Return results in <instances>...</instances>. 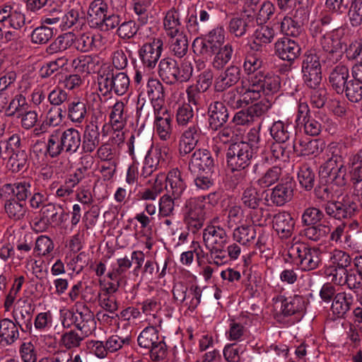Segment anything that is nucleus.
<instances>
[{"instance_id":"nucleus-1","label":"nucleus","mask_w":362,"mask_h":362,"mask_svg":"<svg viewBox=\"0 0 362 362\" xmlns=\"http://www.w3.org/2000/svg\"><path fill=\"white\" fill-rule=\"evenodd\" d=\"M255 153L252 147L245 141L235 142L229 146L226 153L227 164L232 171H238L234 176L240 181L244 180L246 175L240 170L250 165Z\"/></svg>"},{"instance_id":"nucleus-2","label":"nucleus","mask_w":362,"mask_h":362,"mask_svg":"<svg viewBox=\"0 0 362 362\" xmlns=\"http://www.w3.org/2000/svg\"><path fill=\"white\" fill-rule=\"evenodd\" d=\"M98 90L103 96H109L112 92L123 95L129 87V79L124 72L114 73L113 69H106L98 76Z\"/></svg>"},{"instance_id":"nucleus-3","label":"nucleus","mask_w":362,"mask_h":362,"mask_svg":"<svg viewBox=\"0 0 362 362\" xmlns=\"http://www.w3.org/2000/svg\"><path fill=\"white\" fill-rule=\"evenodd\" d=\"M138 345L148 350L153 361L165 359L168 355L167 346L163 339H160L159 332L154 326L144 329L137 338Z\"/></svg>"},{"instance_id":"nucleus-4","label":"nucleus","mask_w":362,"mask_h":362,"mask_svg":"<svg viewBox=\"0 0 362 362\" xmlns=\"http://www.w3.org/2000/svg\"><path fill=\"white\" fill-rule=\"evenodd\" d=\"M288 254L303 271L315 269L321 263L320 249L310 247L303 243L293 244L289 247Z\"/></svg>"},{"instance_id":"nucleus-5","label":"nucleus","mask_w":362,"mask_h":362,"mask_svg":"<svg viewBox=\"0 0 362 362\" xmlns=\"http://www.w3.org/2000/svg\"><path fill=\"white\" fill-rule=\"evenodd\" d=\"M294 187L295 182L291 177H282L272 189L263 192L264 204L267 206H284L292 199Z\"/></svg>"},{"instance_id":"nucleus-6","label":"nucleus","mask_w":362,"mask_h":362,"mask_svg":"<svg viewBox=\"0 0 362 362\" xmlns=\"http://www.w3.org/2000/svg\"><path fill=\"white\" fill-rule=\"evenodd\" d=\"M322 65L319 57L312 52L304 55L302 62L303 79L308 88H318L322 81Z\"/></svg>"},{"instance_id":"nucleus-7","label":"nucleus","mask_w":362,"mask_h":362,"mask_svg":"<svg viewBox=\"0 0 362 362\" xmlns=\"http://www.w3.org/2000/svg\"><path fill=\"white\" fill-rule=\"evenodd\" d=\"M163 50V40L161 37H152L139 49V59L144 68L148 70L156 67Z\"/></svg>"},{"instance_id":"nucleus-8","label":"nucleus","mask_w":362,"mask_h":362,"mask_svg":"<svg viewBox=\"0 0 362 362\" xmlns=\"http://www.w3.org/2000/svg\"><path fill=\"white\" fill-rule=\"evenodd\" d=\"M186 213L184 218L185 223L188 230L196 233L204 226L205 221L204 205L196 199H190L187 201Z\"/></svg>"},{"instance_id":"nucleus-9","label":"nucleus","mask_w":362,"mask_h":362,"mask_svg":"<svg viewBox=\"0 0 362 362\" xmlns=\"http://www.w3.org/2000/svg\"><path fill=\"white\" fill-rule=\"evenodd\" d=\"M322 208L328 216L340 221L352 218L358 211L357 204L354 201L344 198L341 201L325 203Z\"/></svg>"},{"instance_id":"nucleus-10","label":"nucleus","mask_w":362,"mask_h":362,"mask_svg":"<svg viewBox=\"0 0 362 362\" xmlns=\"http://www.w3.org/2000/svg\"><path fill=\"white\" fill-rule=\"evenodd\" d=\"M40 218L35 222V226L37 228L38 225L44 223L54 224L55 226L62 225L68 216L63 207L59 204L52 202L44 204L40 211Z\"/></svg>"},{"instance_id":"nucleus-11","label":"nucleus","mask_w":362,"mask_h":362,"mask_svg":"<svg viewBox=\"0 0 362 362\" xmlns=\"http://www.w3.org/2000/svg\"><path fill=\"white\" fill-rule=\"evenodd\" d=\"M300 51L298 43L287 37L279 38L274 44L275 54L281 59L291 63L300 56Z\"/></svg>"},{"instance_id":"nucleus-12","label":"nucleus","mask_w":362,"mask_h":362,"mask_svg":"<svg viewBox=\"0 0 362 362\" xmlns=\"http://www.w3.org/2000/svg\"><path fill=\"white\" fill-rule=\"evenodd\" d=\"M209 128L217 131L224 126L229 118V112L226 105L221 101L211 103L208 107Z\"/></svg>"},{"instance_id":"nucleus-13","label":"nucleus","mask_w":362,"mask_h":362,"mask_svg":"<svg viewBox=\"0 0 362 362\" xmlns=\"http://www.w3.org/2000/svg\"><path fill=\"white\" fill-rule=\"evenodd\" d=\"M248 82L256 84L264 90L265 95L276 93L280 87V78L272 73L259 71L248 77Z\"/></svg>"},{"instance_id":"nucleus-14","label":"nucleus","mask_w":362,"mask_h":362,"mask_svg":"<svg viewBox=\"0 0 362 362\" xmlns=\"http://www.w3.org/2000/svg\"><path fill=\"white\" fill-rule=\"evenodd\" d=\"M215 161L211 152L206 149H197L191 156L189 170L192 173L214 171Z\"/></svg>"},{"instance_id":"nucleus-15","label":"nucleus","mask_w":362,"mask_h":362,"mask_svg":"<svg viewBox=\"0 0 362 362\" xmlns=\"http://www.w3.org/2000/svg\"><path fill=\"white\" fill-rule=\"evenodd\" d=\"M240 69L238 66L230 65L221 72L214 81V91L223 93L235 86L240 79Z\"/></svg>"},{"instance_id":"nucleus-16","label":"nucleus","mask_w":362,"mask_h":362,"mask_svg":"<svg viewBox=\"0 0 362 362\" xmlns=\"http://www.w3.org/2000/svg\"><path fill=\"white\" fill-rule=\"evenodd\" d=\"M270 134L278 143L295 144L296 141V130L294 127L282 121L274 122L270 127Z\"/></svg>"},{"instance_id":"nucleus-17","label":"nucleus","mask_w":362,"mask_h":362,"mask_svg":"<svg viewBox=\"0 0 362 362\" xmlns=\"http://www.w3.org/2000/svg\"><path fill=\"white\" fill-rule=\"evenodd\" d=\"M349 69L341 63L332 68L329 74V83L332 88L338 94L344 93L345 86L350 81Z\"/></svg>"},{"instance_id":"nucleus-18","label":"nucleus","mask_w":362,"mask_h":362,"mask_svg":"<svg viewBox=\"0 0 362 362\" xmlns=\"http://www.w3.org/2000/svg\"><path fill=\"white\" fill-rule=\"evenodd\" d=\"M100 144V132L98 119H91L85 127L81 139V147L84 153H92Z\"/></svg>"},{"instance_id":"nucleus-19","label":"nucleus","mask_w":362,"mask_h":362,"mask_svg":"<svg viewBox=\"0 0 362 362\" xmlns=\"http://www.w3.org/2000/svg\"><path fill=\"white\" fill-rule=\"evenodd\" d=\"M305 16L304 9L298 8L291 16H285L281 22V31L286 36L297 37L303 33V21L298 18V16Z\"/></svg>"},{"instance_id":"nucleus-20","label":"nucleus","mask_w":362,"mask_h":362,"mask_svg":"<svg viewBox=\"0 0 362 362\" xmlns=\"http://www.w3.org/2000/svg\"><path fill=\"white\" fill-rule=\"evenodd\" d=\"M201 136L202 132L197 125H192L187 128L182 132L180 140L179 152L180 156H186L192 151Z\"/></svg>"},{"instance_id":"nucleus-21","label":"nucleus","mask_w":362,"mask_h":362,"mask_svg":"<svg viewBox=\"0 0 362 362\" xmlns=\"http://www.w3.org/2000/svg\"><path fill=\"white\" fill-rule=\"evenodd\" d=\"M254 27L255 16L243 13L240 17H234L229 21L228 30L235 37H241Z\"/></svg>"},{"instance_id":"nucleus-22","label":"nucleus","mask_w":362,"mask_h":362,"mask_svg":"<svg viewBox=\"0 0 362 362\" xmlns=\"http://www.w3.org/2000/svg\"><path fill=\"white\" fill-rule=\"evenodd\" d=\"M273 228L281 238H290L295 226V221L291 214L286 211L279 212L273 216Z\"/></svg>"},{"instance_id":"nucleus-23","label":"nucleus","mask_w":362,"mask_h":362,"mask_svg":"<svg viewBox=\"0 0 362 362\" xmlns=\"http://www.w3.org/2000/svg\"><path fill=\"white\" fill-rule=\"evenodd\" d=\"M227 238L226 232L222 227L209 225L204 229L203 240L209 249L211 247H225Z\"/></svg>"},{"instance_id":"nucleus-24","label":"nucleus","mask_w":362,"mask_h":362,"mask_svg":"<svg viewBox=\"0 0 362 362\" xmlns=\"http://www.w3.org/2000/svg\"><path fill=\"white\" fill-rule=\"evenodd\" d=\"M30 184L25 181L14 184H5L0 190L1 198L15 197L16 200L25 203L30 194Z\"/></svg>"},{"instance_id":"nucleus-25","label":"nucleus","mask_w":362,"mask_h":362,"mask_svg":"<svg viewBox=\"0 0 362 362\" xmlns=\"http://www.w3.org/2000/svg\"><path fill=\"white\" fill-rule=\"evenodd\" d=\"M167 194L172 195L174 199H180L186 189V185L182 177V173L177 168L171 170L166 176L165 185Z\"/></svg>"},{"instance_id":"nucleus-26","label":"nucleus","mask_w":362,"mask_h":362,"mask_svg":"<svg viewBox=\"0 0 362 362\" xmlns=\"http://www.w3.org/2000/svg\"><path fill=\"white\" fill-rule=\"evenodd\" d=\"M154 113L156 133L161 140L166 141L170 139L173 131L171 115L166 108L154 111Z\"/></svg>"},{"instance_id":"nucleus-27","label":"nucleus","mask_w":362,"mask_h":362,"mask_svg":"<svg viewBox=\"0 0 362 362\" xmlns=\"http://www.w3.org/2000/svg\"><path fill=\"white\" fill-rule=\"evenodd\" d=\"M146 93L151 101L154 111L164 108L165 91L163 85L159 80L148 79L146 84Z\"/></svg>"},{"instance_id":"nucleus-28","label":"nucleus","mask_w":362,"mask_h":362,"mask_svg":"<svg viewBox=\"0 0 362 362\" xmlns=\"http://www.w3.org/2000/svg\"><path fill=\"white\" fill-rule=\"evenodd\" d=\"M281 312L285 317L303 315L306 308L305 299L299 295L288 298H281Z\"/></svg>"},{"instance_id":"nucleus-29","label":"nucleus","mask_w":362,"mask_h":362,"mask_svg":"<svg viewBox=\"0 0 362 362\" xmlns=\"http://www.w3.org/2000/svg\"><path fill=\"white\" fill-rule=\"evenodd\" d=\"M179 65L170 57L162 59L158 64V75L168 84H175L179 81Z\"/></svg>"},{"instance_id":"nucleus-30","label":"nucleus","mask_w":362,"mask_h":362,"mask_svg":"<svg viewBox=\"0 0 362 362\" xmlns=\"http://www.w3.org/2000/svg\"><path fill=\"white\" fill-rule=\"evenodd\" d=\"M108 5L104 0H93L88 10V23L90 28H98L108 13Z\"/></svg>"},{"instance_id":"nucleus-31","label":"nucleus","mask_w":362,"mask_h":362,"mask_svg":"<svg viewBox=\"0 0 362 362\" xmlns=\"http://www.w3.org/2000/svg\"><path fill=\"white\" fill-rule=\"evenodd\" d=\"M163 28L169 37H175L183 33L184 27L181 22V16L179 10L171 8L168 10L163 18Z\"/></svg>"},{"instance_id":"nucleus-32","label":"nucleus","mask_w":362,"mask_h":362,"mask_svg":"<svg viewBox=\"0 0 362 362\" xmlns=\"http://www.w3.org/2000/svg\"><path fill=\"white\" fill-rule=\"evenodd\" d=\"M67 117L73 123L81 124L88 114L87 103L84 100L75 98L67 103Z\"/></svg>"},{"instance_id":"nucleus-33","label":"nucleus","mask_w":362,"mask_h":362,"mask_svg":"<svg viewBox=\"0 0 362 362\" xmlns=\"http://www.w3.org/2000/svg\"><path fill=\"white\" fill-rule=\"evenodd\" d=\"M64 148V152L69 154H73L77 152L81 146V136L80 132L75 128H69L65 129L59 134Z\"/></svg>"},{"instance_id":"nucleus-34","label":"nucleus","mask_w":362,"mask_h":362,"mask_svg":"<svg viewBox=\"0 0 362 362\" xmlns=\"http://www.w3.org/2000/svg\"><path fill=\"white\" fill-rule=\"evenodd\" d=\"M330 259L335 267V269L333 270L334 273H333L332 275L336 281L338 272H340V280L342 279L343 276H346V274H349L347 267L351 265L353 261L348 253L340 250H334L332 252Z\"/></svg>"},{"instance_id":"nucleus-35","label":"nucleus","mask_w":362,"mask_h":362,"mask_svg":"<svg viewBox=\"0 0 362 362\" xmlns=\"http://www.w3.org/2000/svg\"><path fill=\"white\" fill-rule=\"evenodd\" d=\"M325 146V142L320 139H300L298 145L295 141L294 153L301 156L317 155L323 151Z\"/></svg>"},{"instance_id":"nucleus-36","label":"nucleus","mask_w":362,"mask_h":362,"mask_svg":"<svg viewBox=\"0 0 362 362\" xmlns=\"http://www.w3.org/2000/svg\"><path fill=\"white\" fill-rule=\"evenodd\" d=\"M354 269L344 278V283L351 290L362 289V255L356 256L353 259Z\"/></svg>"},{"instance_id":"nucleus-37","label":"nucleus","mask_w":362,"mask_h":362,"mask_svg":"<svg viewBox=\"0 0 362 362\" xmlns=\"http://www.w3.org/2000/svg\"><path fill=\"white\" fill-rule=\"evenodd\" d=\"M19 338L17 325L12 320L5 318L0 320V339L6 345L13 344Z\"/></svg>"},{"instance_id":"nucleus-38","label":"nucleus","mask_w":362,"mask_h":362,"mask_svg":"<svg viewBox=\"0 0 362 362\" xmlns=\"http://www.w3.org/2000/svg\"><path fill=\"white\" fill-rule=\"evenodd\" d=\"M320 42L322 47L321 51L344 52L346 47V44L336 31L323 35Z\"/></svg>"},{"instance_id":"nucleus-39","label":"nucleus","mask_w":362,"mask_h":362,"mask_svg":"<svg viewBox=\"0 0 362 362\" xmlns=\"http://www.w3.org/2000/svg\"><path fill=\"white\" fill-rule=\"evenodd\" d=\"M354 299L351 294L345 292L338 293L334 298L331 306L334 314L344 317L351 309Z\"/></svg>"},{"instance_id":"nucleus-40","label":"nucleus","mask_w":362,"mask_h":362,"mask_svg":"<svg viewBox=\"0 0 362 362\" xmlns=\"http://www.w3.org/2000/svg\"><path fill=\"white\" fill-rule=\"evenodd\" d=\"M1 199L5 201V211L10 218L18 221L24 218L27 211L25 203L16 200L15 197Z\"/></svg>"},{"instance_id":"nucleus-41","label":"nucleus","mask_w":362,"mask_h":362,"mask_svg":"<svg viewBox=\"0 0 362 362\" xmlns=\"http://www.w3.org/2000/svg\"><path fill=\"white\" fill-rule=\"evenodd\" d=\"M127 144L129 153L133 159L135 158V151L140 156H146L148 153H154L151 151L152 147L151 141H144L139 136L136 139L134 135H132Z\"/></svg>"},{"instance_id":"nucleus-42","label":"nucleus","mask_w":362,"mask_h":362,"mask_svg":"<svg viewBox=\"0 0 362 362\" xmlns=\"http://www.w3.org/2000/svg\"><path fill=\"white\" fill-rule=\"evenodd\" d=\"M141 310L146 315L152 317V324L154 325H160L162 322L161 318L158 315L160 311L162 305L160 299L158 298H148L141 303Z\"/></svg>"},{"instance_id":"nucleus-43","label":"nucleus","mask_w":362,"mask_h":362,"mask_svg":"<svg viewBox=\"0 0 362 362\" xmlns=\"http://www.w3.org/2000/svg\"><path fill=\"white\" fill-rule=\"evenodd\" d=\"M329 152L331 153V157L320 168V173L322 175L331 173L334 169L344 166V158L336 146H330Z\"/></svg>"},{"instance_id":"nucleus-44","label":"nucleus","mask_w":362,"mask_h":362,"mask_svg":"<svg viewBox=\"0 0 362 362\" xmlns=\"http://www.w3.org/2000/svg\"><path fill=\"white\" fill-rule=\"evenodd\" d=\"M7 165L13 173L24 171L28 168V154L24 149L6 155Z\"/></svg>"},{"instance_id":"nucleus-45","label":"nucleus","mask_w":362,"mask_h":362,"mask_svg":"<svg viewBox=\"0 0 362 362\" xmlns=\"http://www.w3.org/2000/svg\"><path fill=\"white\" fill-rule=\"evenodd\" d=\"M243 89L244 86L242 88L236 87L227 91H223L221 96V102L233 110L243 107L244 102L241 96Z\"/></svg>"},{"instance_id":"nucleus-46","label":"nucleus","mask_w":362,"mask_h":362,"mask_svg":"<svg viewBox=\"0 0 362 362\" xmlns=\"http://www.w3.org/2000/svg\"><path fill=\"white\" fill-rule=\"evenodd\" d=\"M83 13L78 9H70L62 12L59 28L66 30L75 25H81L83 23Z\"/></svg>"},{"instance_id":"nucleus-47","label":"nucleus","mask_w":362,"mask_h":362,"mask_svg":"<svg viewBox=\"0 0 362 362\" xmlns=\"http://www.w3.org/2000/svg\"><path fill=\"white\" fill-rule=\"evenodd\" d=\"M233 54V48L231 44L227 43L221 46L214 54L212 66L216 70H221L231 60Z\"/></svg>"},{"instance_id":"nucleus-48","label":"nucleus","mask_w":362,"mask_h":362,"mask_svg":"<svg viewBox=\"0 0 362 362\" xmlns=\"http://www.w3.org/2000/svg\"><path fill=\"white\" fill-rule=\"evenodd\" d=\"M257 235L255 226L243 225L236 228L233 233V240L243 245L252 243Z\"/></svg>"},{"instance_id":"nucleus-49","label":"nucleus","mask_w":362,"mask_h":362,"mask_svg":"<svg viewBox=\"0 0 362 362\" xmlns=\"http://www.w3.org/2000/svg\"><path fill=\"white\" fill-rule=\"evenodd\" d=\"M304 132L306 134L315 136H318L323 128L324 121L320 112H313L310 117L303 122Z\"/></svg>"},{"instance_id":"nucleus-50","label":"nucleus","mask_w":362,"mask_h":362,"mask_svg":"<svg viewBox=\"0 0 362 362\" xmlns=\"http://www.w3.org/2000/svg\"><path fill=\"white\" fill-rule=\"evenodd\" d=\"M170 49L171 53L177 58L184 57L188 52V40L184 33L170 37Z\"/></svg>"},{"instance_id":"nucleus-51","label":"nucleus","mask_w":362,"mask_h":362,"mask_svg":"<svg viewBox=\"0 0 362 362\" xmlns=\"http://www.w3.org/2000/svg\"><path fill=\"white\" fill-rule=\"evenodd\" d=\"M86 337L80 332H78L74 329H70L62 334L60 344L66 349L78 348Z\"/></svg>"},{"instance_id":"nucleus-52","label":"nucleus","mask_w":362,"mask_h":362,"mask_svg":"<svg viewBox=\"0 0 362 362\" xmlns=\"http://www.w3.org/2000/svg\"><path fill=\"white\" fill-rule=\"evenodd\" d=\"M295 144L288 143H273L270 146V151L275 159L286 161L294 153Z\"/></svg>"},{"instance_id":"nucleus-53","label":"nucleus","mask_w":362,"mask_h":362,"mask_svg":"<svg viewBox=\"0 0 362 362\" xmlns=\"http://www.w3.org/2000/svg\"><path fill=\"white\" fill-rule=\"evenodd\" d=\"M241 201L244 207L250 209H257L262 201V197L255 187L250 186L244 189Z\"/></svg>"},{"instance_id":"nucleus-54","label":"nucleus","mask_w":362,"mask_h":362,"mask_svg":"<svg viewBox=\"0 0 362 362\" xmlns=\"http://www.w3.org/2000/svg\"><path fill=\"white\" fill-rule=\"evenodd\" d=\"M83 317L81 320L79 331L82 334L86 337L90 336L96 329V321L93 313L88 307L83 305Z\"/></svg>"},{"instance_id":"nucleus-55","label":"nucleus","mask_w":362,"mask_h":362,"mask_svg":"<svg viewBox=\"0 0 362 362\" xmlns=\"http://www.w3.org/2000/svg\"><path fill=\"white\" fill-rule=\"evenodd\" d=\"M298 179L300 186L306 191H310L315 185V173L308 165L300 167L298 173Z\"/></svg>"},{"instance_id":"nucleus-56","label":"nucleus","mask_w":362,"mask_h":362,"mask_svg":"<svg viewBox=\"0 0 362 362\" xmlns=\"http://www.w3.org/2000/svg\"><path fill=\"white\" fill-rule=\"evenodd\" d=\"M194 11L198 17L202 20L200 24H205L209 28L216 21L217 16V8L209 4L202 6L200 8H196Z\"/></svg>"},{"instance_id":"nucleus-57","label":"nucleus","mask_w":362,"mask_h":362,"mask_svg":"<svg viewBox=\"0 0 362 362\" xmlns=\"http://www.w3.org/2000/svg\"><path fill=\"white\" fill-rule=\"evenodd\" d=\"M33 314L30 308L22 307L18 312L14 315L16 324L22 332H27L32 329Z\"/></svg>"},{"instance_id":"nucleus-58","label":"nucleus","mask_w":362,"mask_h":362,"mask_svg":"<svg viewBox=\"0 0 362 362\" xmlns=\"http://www.w3.org/2000/svg\"><path fill=\"white\" fill-rule=\"evenodd\" d=\"M303 230V235L308 239L317 242L325 238L329 234L330 228L328 226L325 224H316L313 226H307Z\"/></svg>"},{"instance_id":"nucleus-59","label":"nucleus","mask_w":362,"mask_h":362,"mask_svg":"<svg viewBox=\"0 0 362 362\" xmlns=\"http://www.w3.org/2000/svg\"><path fill=\"white\" fill-rule=\"evenodd\" d=\"M274 11V5L269 1H265L261 4L258 11L252 15L255 16V23L256 22L257 25H263L272 18Z\"/></svg>"},{"instance_id":"nucleus-60","label":"nucleus","mask_w":362,"mask_h":362,"mask_svg":"<svg viewBox=\"0 0 362 362\" xmlns=\"http://www.w3.org/2000/svg\"><path fill=\"white\" fill-rule=\"evenodd\" d=\"M160 149H155L154 153H148L145 156V160L141 175L147 177L153 174L157 169L159 164L158 156L160 154Z\"/></svg>"},{"instance_id":"nucleus-61","label":"nucleus","mask_w":362,"mask_h":362,"mask_svg":"<svg viewBox=\"0 0 362 362\" xmlns=\"http://www.w3.org/2000/svg\"><path fill=\"white\" fill-rule=\"evenodd\" d=\"M197 176L194 180L195 186L202 190H208L215 184L214 171L197 172Z\"/></svg>"},{"instance_id":"nucleus-62","label":"nucleus","mask_w":362,"mask_h":362,"mask_svg":"<svg viewBox=\"0 0 362 362\" xmlns=\"http://www.w3.org/2000/svg\"><path fill=\"white\" fill-rule=\"evenodd\" d=\"M22 362H40L37 361V351L30 341L23 342L18 349Z\"/></svg>"},{"instance_id":"nucleus-63","label":"nucleus","mask_w":362,"mask_h":362,"mask_svg":"<svg viewBox=\"0 0 362 362\" xmlns=\"http://www.w3.org/2000/svg\"><path fill=\"white\" fill-rule=\"evenodd\" d=\"M344 93L347 99L352 103H359L362 100V84L354 79L350 80L345 86Z\"/></svg>"},{"instance_id":"nucleus-64","label":"nucleus","mask_w":362,"mask_h":362,"mask_svg":"<svg viewBox=\"0 0 362 362\" xmlns=\"http://www.w3.org/2000/svg\"><path fill=\"white\" fill-rule=\"evenodd\" d=\"M348 16L352 26L358 27L362 24V0H352Z\"/></svg>"}]
</instances>
